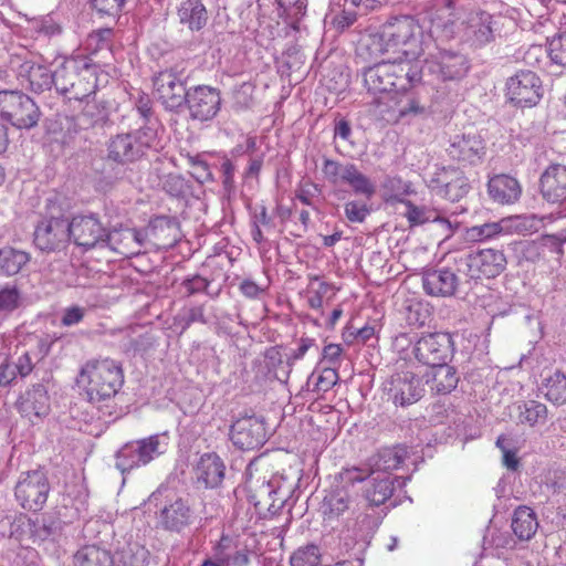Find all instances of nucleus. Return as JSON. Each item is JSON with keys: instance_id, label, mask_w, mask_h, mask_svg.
<instances>
[{"instance_id": "1", "label": "nucleus", "mask_w": 566, "mask_h": 566, "mask_svg": "<svg viewBox=\"0 0 566 566\" xmlns=\"http://www.w3.org/2000/svg\"><path fill=\"white\" fill-rule=\"evenodd\" d=\"M422 28L411 15L392 17L386 21L378 33L365 39V46L371 55L401 53L405 59L418 62L423 54Z\"/></svg>"}, {"instance_id": "2", "label": "nucleus", "mask_w": 566, "mask_h": 566, "mask_svg": "<svg viewBox=\"0 0 566 566\" xmlns=\"http://www.w3.org/2000/svg\"><path fill=\"white\" fill-rule=\"evenodd\" d=\"M124 379L122 364L107 357L87 360L81 368L77 384L87 400L99 406L108 402L119 392Z\"/></svg>"}, {"instance_id": "3", "label": "nucleus", "mask_w": 566, "mask_h": 566, "mask_svg": "<svg viewBox=\"0 0 566 566\" xmlns=\"http://www.w3.org/2000/svg\"><path fill=\"white\" fill-rule=\"evenodd\" d=\"M421 74L419 62L396 60L364 69L363 80L368 93L390 94L407 92L409 87L421 81Z\"/></svg>"}, {"instance_id": "4", "label": "nucleus", "mask_w": 566, "mask_h": 566, "mask_svg": "<svg viewBox=\"0 0 566 566\" xmlns=\"http://www.w3.org/2000/svg\"><path fill=\"white\" fill-rule=\"evenodd\" d=\"M392 346L403 359L413 356L419 364L430 368L448 363L453 352L452 338L447 333H429L415 342L402 333L396 336Z\"/></svg>"}, {"instance_id": "5", "label": "nucleus", "mask_w": 566, "mask_h": 566, "mask_svg": "<svg viewBox=\"0 0 566 566\" xmlns=\"http://www.w3.org/2000/svg\"><path fill=\"white\" fill-rule=\"evenodd\" d=\"M96 70L84 60L64 59L54 70V86L69 101L81 103L96 90Z\"/></svg>"}, {"instance_id": "6", "label": "nucleus", "mask_w": 566, "mask_h": 566, "mask_svg": "<svg viewBox=\"0 0 566 566\" xmlns=\"http://www.w3.org/2000/svg\"><path fill=\"white\" fill-rule=\"evenodd\" d=\"M150 501L155 502L157 507V527L179 534L193 523L195 511L187 499L157 490L150 495Z\"/></svg>"}, {"instance_id": "7", "label": "nucleus", "mask_w": 566, "mask_h": 566, "mask_svg": "<svg viewBox=\"0 0 566 566\" xmlns=\"http://www.w3.org/2000/svg\"><path fill=\"white\" fill-rule=\"evenodd\" d=\"M157 134L151 126L117 134L107 144V160L118 165H128L139 160L156 140Z\"/></svg>"}, {"instance_id": "8", "label": "nucleus", "mask_w": 566, "mask_h": 566, "mask_svg": "<svg viewBox=\"0 0 566 566\" xmlns=\"http://www.w3.org/2000/svg\"><path fill=\"white\" fill-rule=\"evenodd\" d=\"M169 436L157 433L124 444L116 453V468L122 472L146 465L167 451Z\"/></svg>"}, {"instance_id": "9", "label": "nucleus", "mask_w": 566, "mask_h": 566, "mask_svg": "<svg viewBox=\"0 0 566 566\" xmlns=\"http://www.w3.org/2000/svg\"><path fill=\"white\" fill-rule=\"evenodd\" d=\"M0 116L17 128L38 125L41 112L36 103L20 91H0Z\"/></svg>"}, {"instance_id": "10", "label": "nucleus", "mask_w": 566, "mask_h": 566, "mask_svg": "<svg viewBox=\"0 0 566 566\" xmlns=\"http://www.w3.org/2000/svg\"><path fill=\"white\" fill-rule=\"evenodd\" d=\"M459 271L470 281L492 279L500 275L506 266V258L501 250L482 249L465 253L458 259Z\"/></svg>"}, {"instance_id": "11", "label": "nucleus", "mask_w": 566, "mask_h": 566, "mask_svg": "<svg viewBox=\"0 0 566 566\" xmlns=\"http://www.w3.org/2000/svg\"><path fill=\"white\" fill-rule=\"evenodd\" d=\"M51 485L42 470L22 472L14 486V496L19 505L27 511H41L49 497Z\"/></svg>"}, {"instance_id": "12", "label": "nucleus", "mask_w": 566, "mask_h": 566, "mask_svg": "<svg viewBox=\"0 0 566 566\" xmlns=\"http://www.w3.org/2000/svg\"><path fill=\"white\" fill-rule=\"evenodd\" d=\"M70 221L63 217H51L39 221L33 232V243L44 253L63 251L70 243Z\"/></svg>"}, {"instance_id": "13", "label": "nucleus", "mask_w": 566, "mask_h": 566, "mask_svg": "<svg viewBox=\"0 0 566 566\" xmlns=\"http://www.w3.org/2000/svg\"><path fill=\"white\" fill-rule=\"evenodd\" d=\"M182 74L172 70H164L154 76V95L167 111L177 112L185 105L188 91Z\"/></svg>"}, {"instance_id": "14", "label": "nucleus", "mask_w": 566, "mask_h": 566, "mask_svg": "<svg viewBox=\"0 0 566 566\" xmlns=\"http://www.w3.org/2000/svg\"><path fill=\"white\" fill-rule=\"evenodd\" d=\"M539 77L532 71H520L506 82V96L510 102L521 107L536 105L543 94Z\"/></svg>"}, {"instance_id": "15", "label": "nucleus", "mask_w": 566, "mask_h": 566, "mask_svg": "<svg viewBox=\"0 0 566 566\" xmlns=\"http://www.w3.org/2000/svg\"><path fill=\"white\" fill-rule=\"evenodd\" d=\"M461 25L462 39L475 48L494 41L497 31L495 18L485 11L467 12Z\"/></svg>"}, {"instance_id": "16", "label": "nucleus", "mask_w": 566, "mask_h": 566, "mask_svg": "<svg viewBox=\"0 0 566 566\" xmlns=\"http://www.w3.org/2000/svg\"><path fill=\"white\" fill-rule=\"evenodd\" d=\"M467 12L457 10L451 0L437 2L428 12L430 32L439 38L449 40L461 32V22Z\"/></svg>"}, {"instance_id": "17", "label": "nucleus", "mask_w": 566, "mask_h": 566, "mask_svg": "<svg viewBox=\"0 0 566 566\" xmlns=\"http://www.w3.org/2000/svg\"><path fill=\"white\" fill-rule=\"evenodd\" d=\"M70 233L76 245L90 250L105 245L107 229L95 214L75 216L70 221Z\"/></svg>"}, {"instance_id": "18", "label": "nucleus", "mask_w": 566, "mask_h": 566, "mask_svg": "<svg viewBox=\"0 0 566 566\" xmlns=\"http://www.w3.org/2000/svg\"><path fill=\"white\" fill-rule=\"evenodd\" d=\"M187 104L190 117L200 122L211 120L221 106L220 92L217 88L199 85L188 91Z\"/></svg>"}, {"instance_id": "19", "label": "nucleus", "mask_w": 566, "mask_h": 566, "mask_svg": "<svg viewBox=\"0 0 566 566\" xmlns=\"http://www.w3.org/2000/svg\"><path fill=\"white\" fill-rule=\"evenodd\" d=\"M428 71L441 81H458L469 71L468 59L458 52L439 51L426 61Z\"/></svg>"}, {"instance_id": "20", "label": "nucleus", "mask_w": 566, "mask_h": 566, "mask_svg": "<svg viewBox=\"0 0 566 566\" xmlns=\"http://www.w3.org/2000/svg\"><path fill=\"white\" fill-rule=\"evenodd\" d=\"M451 159L459 163L475 165L481 163L485 156V143L483 138L474 132L454 135L447 148Z\"/></svg>"}, {"instance_id": "21", "label": "nucleus", "mask_w": 566, "mask_h": 566, "mask_svg": "<svg viewBox=\"0 0 566 566\" xmlns=\"http://www.w3.org/2000/svg\"><path fill=\"white\" fill-rule=\"evenodd\" d=\"M387 390L394 403L402 407L417 402L424 391L420 378L409 370L394 374Z\"/></svg>"}, {"instance_id": "22", "label": "nucleus", "mask_w": 566, "mask_h": 566, "mask_svg": "<svg viewBox=\"0 0 566 566\" xmlns=\"http://www.w3.org/2000/svg\"><path fill=\"white\" fill-rule=\"evenodd\" d=\"M230 437L238 448L253 450L265 442L264 423L253 416L240 418L231 426Z\"/></svg>"}, {"instance_id": "23", "label": "nucleus", "mask_w": 566, "mask_h": 566, "mask_svg": "<svg viewBox=\"0 0 566 566\" xmlns=\"http://www.w3.org/2000/svg\"><path fill=\"white\" fill-rule=\"evenodd\" d=\"M539 190L543 198L552 203L566 201V166L549 165L541 175Z\"/></svg>"}, {"instance_id": "24", "label": "nucleus", "mask_w": 566, "mask_h": 566, "mask_svg": "<svg viewBox=\"0 0 566 566\" xmlns=\"http://www.w3.org/2000/svg\"><path fill=\"white\" fill-rule=\"evenodd\" d=\"M249 500L259 514L270 513L275 515L283 509L286 495L282 494V490L275 486L272 481H263L252 489Z\"/></svg>"}, {"instance_id": "25", "label": "nucleus", "mask_w": 566, "mask_h": 566, "mask_svg": "<svg viewBox=\"0 0 566 566\" xmlns=\"http://www.w3.org/2000/svg\"><path fill=\"white\" fill-rule=\"evenodd\" d=\"M422 286L430 296L450 297L458 290L459 277L447 268L429 270L422 275Z\"/></svg>"}, {"instance_id": "26", "label": "nucleus", "mask_w": 566, "mask_h": 566, "mask_svg": "<svg viewBox=\"0 0 566 566\" xmlns=\"http://www.w3.org/2000/svg\"><path fill=\"white\" fill-rule=\"evenodd\" d=\"M17 407L29 419L45 416L50 409L46 388L41 384L34 385L20 397Z\"/></svg>"}, {"instance_id": "27", "label": "nucleus", "mask_w": 566, "mask_h": 566, "mask_svg": "<svg viewBox=\"0 0 566 566\" xmlns=\"http://www.w3.org/2000/svg\"><path fill=\"white\" fill-rule=\"evenodd\" d=\"M226 465L217 453H205L200 457L195 472L199 482L206 488H216L224 478Z\"/></svg>"}, {"instance_id": "28", "label": "nucleus", "mask_w": 566, "mask_h": 566, "mask_svg": "<svg viewBox=\"0 0 566 566\" xmlns=\"http://www.w3.org/2000/svg\"><path fill=\"white\" fill-rule=\"evenodd\" d=\"M488 191L495 202L511 205L518 200L522 188L515 178L509 175H496L489 180Z\"/></svg>"}, {"instance_id": "29", "label": "nucleus", "mask_w": 566, "mask_h": 566, "mask_svg": "<svg viewBox=\"0 0 566 566\" xmlns=\"http://www.w3.org/2000/svg\"><path fill=\"white\" fill-rule=\"evenodd\" d=\"M179 22L190 31H201L208 22L209 15L202 0H182L177 9Z\"/></svg>"}, {"instance_id": "30", "label": "nucleus", "mask_w": 566, "mask_h": 566, "mask_svg": "<svg viewBox=\"0 0 566 566\" xmlns=\"http://www.w3.org/2000/svg\"><path fill=\"white\" fill-rule=\"evenodd\" d=\"M430 391L437 395H448L457 388L459 377L454 367L448 363L430 368L426 375Z\"/></svg>"}, {"instance_id": "31", "label": "nucleus", "mask_w": 566, "mask_h": 566, "mask_svg": "<svg viewBox=\"0 0 566 566\" xmlns=\"http://www.w3.org/2000/svg\"><path fill=\"white\" fill-rule=\"evenodd\" d=\"M31 262V253L11 245L0 248V276L12 277Z\"/></svg>"}, {"instance_id": "32", "label": "nucleus", "mask_w": 566, "mask_h": 566, "mask_svg": "<svg viewBox=\"0 0 566 566\" xmlns=\"http://www.w3.org/2000/svg\"><path fill=\"white\" fill-rule=\"evenodd\" d=\"M539 391L555 406L566 403V375L560 370L547 371L542 375Z\"/></svg>"}, {"instance_id": "33", "label": "nucleus", "mask_w": 566, "mask_h": 566, "mask_svg": "<svg viewBox=\"0 0 566 566\" xmlns=\"http://www.w3.org/2000/svg\"><path fill=\"white\" fill-rule=\"evenodd\" d=\"M407 458V450L402 447L384 448L370 459L373 474H389L398 469Z\"/></svg>"}, {"instance_id": "34", "label": "nucleus", "mask_w": 566, "mask_h": 566, "mask_svg": "<svg viewBox=\"0 0 566 566\" xmlns=\"http://www.w3.org/2000/svg\"><path fill=\"white\" fill-rule=\"evenodd\" d=\"M21 75L34 93H42L54 85V71L44 65L24 63L21 65Z\"/></svg>"}, {"instance_id": "35", "label": "nucleus", "mask_w": 566, "mask_h": 566, "mask_svg": "<svg viewBox=\"0 0 566 566\" xmlns=\"http://www.w3.org/2000/svg\"><path fill=\"white\" fill-rule=\"evenodd\" d=\"M135 239L134 229H114L107 231L105 245L125 258H132L137 255V243Z\"/></svg>"}, {"instance_id": "36", "label": "nucleus", "mask_w": 566, "mask_h": 566, "mask_svg": "<svg viewBox=\"0 0 566 566\" xmlns=\"http://www.w3.org/2000/svg\"><path fill=\"white\" fill-rule=\"evenodd\" d=\"M438 181L443 187V195L451 201H458L469 191L467 178L458 170L443 169L439 175Z\"/></svg>"}, {"instance_id": "37", "label": "nucleus", "mask_w": 566, "mask_h": 566, "mask_svg": "<svg viewBox=\"0 0 566 566\" xmlns=\"http://www.w3.org/2000/svg\"><path fill=\"white\" fill-rule=\"evenodd\" d=\"M339 380L338 373L334 366L324 367L321 370H314L307 378L306 387L308 391L315 394L316 399L324 398V395L331 390Z\"/></svg>"}, {"instance_id": "38", "label": "nucleus", "mask_w": 566, "mask_h": 566, "mask_svg": "<svg viewBox=\"0 0 566 566\" xmlns=\"http://www.w3.org/2000/svg\"><path fill=\"white\" fill-rule=\"evenodd\" d=\"M538 522L534 511L527 506H520L514 511L512 530L522 541L531 539L536 533Z\"/></svg>"}, {"instance_id": "39", "label": "nucleus", "mask_w": 566, "mask_h": 566, "mask_svg": "<svg viewBox=\"0 0 566 566\" xmlns=\"http://www.w3.org/2000/svg\"><path fill=\"white\" fill-rule=\"evenodd\" d=\"M394 480L390 474H373L370 485L366 489V499L371 505L379 506L392 495Z\"/></svg>"}, {"instance_id": "40", "label": "nucleus", "mask_w": 566, "mask_h": 566, "mask_svg": "<svg viewBox=\"0 0 566 566\" xmlns=\"http://www.w3.org/2000/svg\"><path fill=\"white\" fill-rule=\"evenodd\" d=\"M139 327H130L122 332L120 348L126 354L136 355L154 346V338L148 333H139Z\"/></svg>"}, {"instance_id": "41", "label": "nucleus", "mask_w": 566, "mask_h": 566, "mask_svg": "<svg viewBox=\"0 0 566 566\" xmlns=\"http://www.w3.org/2000/svg\"><path fill=\"white\" fill-rule=\"evenodd\" d=\"M111 554L95 545H88L74 555V566H112Z\"/></svg>"}, {"instance_id": "42", "label": "nucleus", "mask_w": 566, "mask_h": 566, "mask_svg": "<svg viewBox=\"0 0 566 566\" xmlns=\"http://www.w3.org/2000/svg\"><path fill=\"white\" fill-rule=\"evenodd\" d=\"M333 289V285L321 280L317 275H311L308 276V284L302 293V296L305 298L310 308L317 311L323 307L324 297Z\"/></svg>"}, {"instance_id": "43", "label": "nucleus", "mask_w": 566, "mask_h": 566, "mask_svg": "<svg viewBox=\"0 0 566 566\" xmlns=\"http://www.w3.org/2000/svg\"><path fill=\"white\" fill-rule=\"evenodd\" d=\"M175 222L167 217H157L150 221L145 231L134 229L135 242L137 243V255L140 253L144 242L147 238L159 240L161 234L166 231H174Z\"/></svg>"}, {"instance_id": "44", "label": "nucleus", "mask_w": 566, "mask_h": 566, "mask_svg": "<svg viewBox=\"0 0 566 566\" xmlns=\"http://www.w3.org/2000/svg\"><path fill=\"white\" fill-rule=\"evenodd\" d=\"M60 521L52 517H42L30 523V535L33 543H42L55 539L60 535Z\"/></svg>"}, {"instance_id": "45", "label": "nucleus", "mask_w": 566, "mask_h": 566, "mask_svg": "<svg viewBox=\"0 0 566 566\" xmlns=\"http://www.w3.org/2000/svg\"><path fill=\"white\" fill-rule=\"evenodd\" d=\"M343 184L348 185L356 195L364 196L367 199L373 198L376 193V186L374 182L354 164L349 167Z\"/></svg>"}, {"instance_id": "46", "label": "nucleus", "mask_w": 566, "mask_h": 566, "mask_svg": "<svg viewBox=\"0 0 566 566\" xmlns=\"http://www.w3.org/2000/svg\"><path fill=\"white\" fill-rule=\"evenodd\" d=\"M399 201L406 206L403 217L408 220L411 227L420 226L430 221H440L450 227V222L443 218H439L434 211L427 209L426 207H418L409 200L400 199Z\"/></svg>"}, {"instance_id": "47", "label": "nucleus", "mask_w": 566, "mask_h": 566, "mask_svg": "<svg viewBox=\"0 0 566 566\" xmlns=\"http://www.w3.org/2000/svg\"><path fill=\"white\" fill-rule=\"evenodd\" d=\"M547 418V407L536 400H528L518 406L520 422L534 427L544 423Z\"/></svg>"}, {"instance_id": "48", "label": "nucleus", "mask_w": 566, "mask_h": 566, "mask_svg": "<svg viewBox=\"0 0 566 566\" xmlns=\"http://www.w3.org/2000/svg\"><path fill=\"white\" fill-rule=\"evenodd\" d=\"M350 503L349 495L344 490H337L324 497L323 511L329 516H339L348 510Z\"/></svg>"}, {"instance_id": "49", "label": "nucleus", "mask_w": 566, "mask_h": 566, "mask_svg": "<svg viewBox=\"0 0 566 566\" xmlns=\"http://www.w3.org/2000/svg\"><path fill=\"white\" fill-rule=\"evenodd\" d=\"M22 292L17 284L7 283L0 289V313L10 314L22 304Z\"/></svg>"}, {"instance_id": "50", "label": "nucleus", "mask_w": 566, "mask_h": 566, "mask_svg": "<svg viewBox=\"0 0 566 566\" xmlns=\"http://www.w3.org/2000/svg\"><path fill=\"white\" fill-rule=\"evenodd\" d=\"M395 111L400 117L416 116L423 114L426 106L413 93H406L396 102Z\"/></svg>"}, {"instance_id": "51", "label": "nucleus", "mask_w": 566, "mask_h": 566, "mask_svg": "<svg viewBox=\"0 0 566 566\" xmlns=\"http://www.w3.org/2000/svg\"><path fill=\"white\" fill-rule=\"evenodd\" d=\"M503 228L499 222L473 226L465 231V239L470 242H481L493 239L502 232Z\"/></svg>"}, {"instance_id": "52", "label": "nucleus", "mask_w": 566, "mask_h": 566, "mask_svg": "<svg viewBox=\"0 0 566 566\" xmlns=\"http://www.w3.org/2000/svg\"><path fill=\"white\" fill-rule=\"evenodd\" d=\"M319 548L316 545H306L297 548L290 557L291 566H317L319 564Z\"/></svg>"}, {"instance_id": "53", "label": "nucleus", "mask_w": 566, "mask_h": 566, "mask_svg": "<svg viewBox=\"0 0 566 566\" xmlns=\"http://www.w3.org/2000/svg\"><path fill=\"white\" fill-rule=\"evenodd\" d=\"M352 165L350 163L342 164L337 160L326 158L323 161L322 171L329 184L339 185L344 182L345 176Z\"/></svg>"}, {"instance_id": "54", "label": "nucleus", "mask_w": 566, "mask_h": 566, "mask_svg": "<svg viewBox=\"0 0 566 566\" xmlns=\"http://www.w3.org/2000/svg\"><path fill=\"white\" fill-rule=\"evenodd\" d=\"M118 557L123 566H146L148 552L138 544H129L118 552Z\"/></svg>"}, {"instance_id": "55", "label": "nucleus", "mask_w": 566, "mask_h": 566, "mask_svg": "<svg viewBox=\"0 0 566 566\" xmlns=\"http://www.w3.org/2000/svg\"><path fill=\"white\" fill-rule=\"evenodd\" d=\"M548 55L554 63L566 66V32L554 36L548 42Z\"/></svg>"}, {"instance_id": "56", "label": "nucleus", "mask_w": 566, "mask_h": 566, "mask_svg": "<svg viewBox=\"0 0 566 566\" xmlns=\"http://www.w3.org/2000/svg\"><path fill=\"white\" fill-rule=\"evenodd\" d=\"M345 216L348 221L361 223L365 221L367 216L370 213V209L364 202L352 200L344 206Z\"/></svg>"}, {"instance_id": "57", "label": "nucleus", "mask_w": 566, "mask_h": 566, "mask_svg": "<svg viewBox=\"0 0 566 566\" xmlns=\"http://www.w3.org/2000/svg\"><path fill=\"white\" fill-rule=\"evenodd\" d=\"M87 314V308L80 305H72L62 311L61 314V325L64 327H72L80 324L85 315Z\"/></svg>"}, {"instance_id": "58", "label": "nucleus", "mask_w": 566, "mask_h": 566, "mask_svg": "<svg viewBox=\"0 0 566 566\" xmlns=\"http://www.w3.org/2000/svg\"><path fill=\"white\" fill-rule=\"evenodd\" d=\"M209 282L200 275H193L191 277L185 279L181 283L184 293L187 296H191L193 294L206 291Z\"/></svg>"}, {"instance_id": "59", "label": "nucleus", "mask_w": 566, "mask_h": 566, "mask_svg": "<svg viewBox=\"0 0 566 566\" xmlns=\"http://www.w3.org/2000/svg\"><path fill=\"white\" fill-rule=\"evenodd\" d=\"M373 476V472H371V467L369 465L368 469H364V468H350V469H345L342 473H340V479L344 483H349V484H354L356 482H363L364 480H366L368 476Z\"/></svg>"}, {"instance_id": "60", "label": "nucleus", "mask_w": 566, "mask_h": 566, "mask_svg": "<svg viewBox=\"0 0 566 566\" xmlns=\"http://www.w3.org/2000/svg\"><path fill=\"white\" fill-rule=\"evenodd\" d=\"M135 108L139 116L144 119V126H150V117L153 115V106L149 96L140 93L135 102Z\"/></svg>"}, {"instance_id": "61", "label": "nucleus", "mask_w": 566, "mask_h": 566, "mask_svg": "<svg viewBox=\"0 0 566 566\" xmlns=\"http://www.w3.org/2000/svg\"><path fill=\"white\" fill-rule=\"evenodd\" d=\"M318 189L316 185L306 182L301 185L295 191V198L303 205L314 208V198L317 196Z\"/></svg>"}, {"instance_id": "62", "label": "nucleus", "mask_w": 566, "mask_h": 566, "mask_svg": "<svg viewBox=\"0 0 566 566\" xmlns=\"http://www.w3.org/2000/svg\"><path fill=\"white\" fill-rule=\"evenodd\" d=\"M125 0H92L94 8L103 14L115 15L117 14Z\"/></svg>"}, {"instance_id": "63", "label": "nucleus", "mask_w": 566, "mask_h": 566, "mask_svg": "<svg viewBox=\"0 0 566 566\" xmlns=\"http://www.w3.org/2000/svg\"><path fill=\"white\" fill-rule=\"evenodd\" d=\"M566 242V235L563 234H546L541 239V245L549 249L551 252H554L558 255H563V243Z\"/></svg>"}, {"instance_id": "64", "label": "nucleus", "mask_w": 566, "mask_h": 566, "mask_svg": "<svg viewBox=\"0 0 566 566\" xmlns=\"http://www.w3.org/2000/svg\"><path fill=\"white\" fill-rule=\"evenodd\" d=\"M12 368L15 370V376L19 375L21 377H27L32 373L34 368V363L30 354L24 353L18 357Z\"/></svg>"}]
</instances>
